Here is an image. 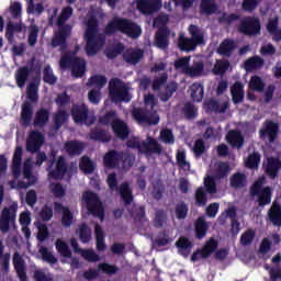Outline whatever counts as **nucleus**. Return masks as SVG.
<instances>
[{"instance_id": "obj_62", "label": "nucleus", "mask_w": 281, "mask_h": 281, "mask_svg": "<svg viewBox=\"0 0 281 281\" xmlns=\"http://www.w3.org/2000/svg\"><path fill=\"white\" fill-rule=\"evenodd\" d=\"M167 214L166 211L164 210H158L155 213V218H154V227H156L157 229H161V227H164V223H166V218H167Z\"/></svg>"}, {"instance_id": "obj_22", "label": "nucleus", "mask_w": 281, "mask_h": 281, "mask_svg": "<svg viewBox=\"0 0 281 281\" xmlns=\"http://www.w3.org/2000/svg\"><path fill=\"white\" fill-rule=\"evenodd\" d=\"M236 49H238V43L235 40L225 38L217 47V54L224 58H232Z\"/></svg>"}, {"instance_id": "obj_1", "label": "nucleus", "mask_w": 281, "mask_h": 281, "mask_svg": "<svg viewBox=\"0 0 281 281\" xmlns=\"http://www.w3.org/2000/svg\"><path fill=\"white\" fill-rule=\"evenodd\" d=\"M124 34L128 38H139L142 36V26L126 18L114 16L104 27L105 36H113V34Z\"/></svg>"}, {"instance_id": "obj_64", "label": "nucleus", "mask_w": 281, "mask_h": 281, "mask_svg": "<svg viewBox=\"0 0 281 281\" xmlns=\"http://www.w3.org/2000/svg\"><path fill=\"white\" fill-rule=\"evenodd\" d=\"M228 69H229V60L227 59L218 60L214 66V71L217 76H223V74H227Z\"/></svg>"}, {"instance_id": "obj_31", "label": "nucleus", "mask_w": 281, "mask_h": 281, "mask_svg": "<svg viewBox=\"0 0 281 281\" xmlns=\"http://www.w3.org/2000/svg\"><path fill=\"white\" fill-rule=\"evenodd\" d=\"M231 95L234 104H240L245 102V86L240 81H236L231 87Z\"/></svg>"}, {"instance_id": "obj_41", "label": "nucleus", "mask_w": 281, "mask_h": 281, "mask_svg": "<svg viewBox=\"0 0 281 281\" xmlns=\"http://www.w3.org/2000/svg\"><path fill=\"white\" fill-rule=\"evenodd\" d=\"M194 227H195V238H198V240H203V238H205V235L207 234V229L210 227L207 225V222L205 221V217L200 216L195 221Z\"/></svg>"}, {"instance_id": "obj_19", "label": "nucleus", "mask_w": 281, "mask_h": 281, "mask_svg": "<svg viewBox=\"0 0 281 281\" xmlns=\"http://www.w3.org/2000/svg\"><path fill=\"white\" fill-rule=\"evenodd\" d=\"M136 8L142 14H155L161 10V0H138Z\"/></svg>"}, {"instance_id": "obj_60", "label": "nucleus", "mask_w": 281, "mask_h": 281, "mask_svg": "<svg viewBox=\"0 0 281 281\" xmlns=\"http://www.w3.org/2000/svg\"><path fill=\"white\" fill-rule=\"evenodd\" d=\"M204 188L207 194H216V179L213 176H207L204 178Z\"/></svg>"}, {"instance_id": "obj_17", "label": "nucleus", "mask_w": 281, "mask_h": 281, "mask_svg": "<svg viewBox=\"0 0 281 281\" xmlns=\"http://www.w3.org/2000/svg\"><path fill=\"white\" fill-rule=\"evenodd\" d=\"M13 269L19 278L20 281H27V267L25 265V259L23 256L15 251L12 258Z\"/></svg>"}, {"instance_id": "obj_24", "label": "nucleus", "mask_w": 281, "mask_h": 281, "mask_svg": "<svg viewBox=\"0 0 281 281\" xmlns=\"http://www.w3.org/2000/svg\"><path fill=\"white\" fill-rule=\"evenodd\" d=\"M67 160L65 159V156H59L57 161H56V168L55 170H50L48 172L49 179H55V181H58L67 175Z\"/></svg>"}, {"instance_id": "obj_52", "label": "nucleus", "mask_w": 281, "mask_h": 281, "mask_svg": "<svg viewBox=\"0 0 281 281\" xmlns=\"http://www.w3.org/2000/svg\"><path fill=\"white\" fill-rule=\"evenodd\" d=\"M207 191L203 187H199L195 191L194 199H195V205L199 207H204V205H207Z\"/></svg>"}, {"instance_id": "obj_40", "label": "nucleus", "mask_w": 281, "mask_h": 281, "mask_svg": "<svg viewBox=\"0 0 281 281\" xmlns=\"http://www.w3.org/2000/svg\"><path fill=\"white\" fill-rule=\"evenodd\" d=\"M262 67H265V59L260 56H252L244 61L246 71H256L257 69H262Z\"/></svg>"}, {"instance_id": "obj_44", "label": "nucleus", "mask_w": 281, "mask_h": 281, "mask_svg": "<svg viewBox=\"0 0 281 281\" xmlns=\"http://www.w3.org/2000/svg\"><path fill=\"white\" fill-rule=\"evenodd\" d=\"M94 236L97 240V251H106V244L104 243V231L100 224L94 225Z\"/></svg>"}, {"instance_id": "obj_35", "label": "nucleus", "mask_w": 281, "mask_h": 281, "mask_svg": "<svg viewBox=\"0 0 281 281\" xmlns=\"http://www.w3.org/2000/svg\"><path fill=\"white\" fill-rule=\"evenodd\" d=\"M268 218L274 227H281V205L278 202H273L268 211Z\"/></svg>"}, {"instance_id": "obj_8", "label": "nucleus", "mask_w": 281, "mask_h": 281, "mask_svg": "<svg viewBox=\"0 0 281 281\" xmlns=\"http://www.w3.org/2000/svg\"><path fill=\"white\" fill-rule=\"evenodd\" d=\"M262 186H265V178H259L250 187V196H257V204L259 207L271 205V199L273 196L271 187Z\"/></svg>"}, {"instance_id": "obj_25", "label": "nucleus", "mask_w": 281, "mask_h": 281, "mask_svg": "<svg viewBox=\"0 0 281 281\" xmlns=\"http://www.w3.org/2000/svg\"><path fill=\"white\" fill-rule=\"evenodd\" d=\"M144 58V50L140 48H127L123 54V60L127 65H139Z\"/></svg>"}, {"instance_id": "obj_20", "label": "nucleus", "mask_w": 281, "mask_h": 281, "mask_svg": "<svg viewBox=\"0 0 281 281\" xmlns=\"http://www.w3.org/2000/svg\"><path fill=\"white\" fill-rule=\"evenodd\" d=\"M54 210L57 214L61 213V225L63 227H71L74 225V213L69 207L64 206L60 202H54Z\"/></svg>"}, {"instance_id": "obj_51", "label": "nucleus", "mask_w": 281, "mask_h": 281, "mask_svg": "<svg viewBox=\"0 0 281 281\" xmlns=\"http://www.w3.org/2000/svg\"><path fill=\"white\" fill-rule=\"evenodd\" d=\"M55 247L63 258H71V249H69V245L66 244L65 240L57 239L55 243Z\"/></svg>"}, {"instance_id": "obj_15", "label": "nucleus", "mask_w": 281, "mask_h": 281, "mask_svg": "<svg viewBox=\"0 0 281 281\" xmlns=\"http://www.w3.org/2000/svg\"><path fill=\"white\" fill-rule=\"evenodd\" d=\"M71 36V25L58 26L57 33L52 38V47H60L61 52L67 49V38Z\"/></svg>"}, {"instance_id": "obj_9", "label": "nucleus", "mask_w": 281, "mask_h": 281, "mask_svg": "<svg viewBox=\"0 0 281 281\" xmlns=\"http://www.w3.org/2000/svg\"><path fill=\"white\" fill-rule=\"evenodd\" d=\"M109 95L114 104L119 102H131L128 86L120 78H114L109 82Z\"/></svg>"}, {"instance_id": "obj_57", "label": "nucleus", "mask_w": 281, "mask_h": 281, "mask_svg": "<svg viewBox=\"0 0 281 281\" xmlns=\"http://www.w3.org/2000/svg\"><path fill=\"white\" fill-rule=\"evenodd\" d=\"M79 239L85 245L91 240V228L89 225H87V223H82L79 226Z\"/></svg>"}, {"instance_id": "obj_37", "label": "nucleus", "mask_w": 281, "mask_h": 281, "mask_svg": "<svg viewBox=\"0 0 281 281\" xmlns=\"http://www.w3.org/2000/svg\"><path fill=\"white\" fill-rule=\"evenodd\" d=\"M226 140L233 148H243L245 146V137L238 131H231L226 135Z\"/></svg>"}, {"instance_id": "obj_49", "label": "nucleus", "mask_w": 281, "mask_h": 281, "mask_svg": "<svg viewBox=\"0 0 281 281\" xmlns=\"http://www.w3.org/2000/svg\"><path fill=\"white\" fill-rule=\"evenodd\" d=\"M188 212H190V207L186 204V202L181 201L175 206V215L178 221H184L188 218Z\"/></svg>"}, {"instance_id": "obj_56", "label": "nucleus", "mask_w": 281, "mask_h": 281, "mask_svg": "<svg viewBox=\"0 0 281 281\" xmlns=\"http://www.w3.org/2000/svg\"><path fill=\"white\" fill-rule=\"evenodd\" d=\"M115 120H117V112L109 111L103 116L99 117V124H102L103 126H111L112 128Z\"/></svg>"}, {"instance_id": "obj_47", "label": "nucleus", "mask_w": 281, "mask_h": 281, "mask_svg": "<svg viewBox=\"0 0 281 281\" xmlns=\"http://www.w3.org/2000/svg\"><path fill=\"white\" fill-rule=\"evenodd\" d=\"M79 168L85 172V175H91L95 170V164L91 161L89 156H82L79 162Z\"/></svg>"}, {"instance_id": "obj_10", "label": "nucleus", "mask_w": 281, "mask_h": 281, "mask_svg": "<svg viewBox=\"0 0 281 281\" xmlns=\"http://www.w3.org/2000/svg\"><path fill=\"white\" fill-rule=\"evenodd\" d=\"M278 135H280V124L271 120H266L259 130V138L262 142L268 139L269 144H274L278 139Z\"/></svg>"}, {"instance_id": "obj_42", "label": "nucleus", "mask_w": 281, "mask_h": 281, "mask_svg": "<svg viewBox=\"0 0 281 281\" xmlns=\"http://www.w3.org/2000/svg\"><path fill=\"white\" fill-rule=\"evenodd\" d=\"M191 98L193 102H203V98L205 95V88L201 82H194L190 87Z\"/></svg>"}, {"instance_id": "obj_48", "label": "nucleus", "mask_w": 281, "mask_h": 281, "mask_svg": "<svg viewBox=\"0 0 281 281\" xmlns=\"http://www.w3.org/2000/svg\"><path fill=\"white\" fill-rule=\"evenodd\" d=\"M182 113L187 120H194L199 115V109L196 105H194V103L187 102L182 108Z\"/></svg>"}, {"instance_id": "obj_5", "label": "nucleus", "mask_w": 281, "mask_h": 281, "mask_svg": "<svg viewBox=\"0 0 281 281\" xmlns=\"http://www.w3.org/2000/svg\"><path fill=\"white\" fill-rule=\"evenodd\" d=\"M60 69H70L75 78H82L87 74V61L83 58L64 53L59 60Z\"/></svg>"}, {"instance_id": "obj_36", "label": "nucleus", "mask_w": 281, "mask_h": 281, "mask_svg": "<svg viewBox=\"0 0 281 281\" xmlns=\"http://www.w3.org/2000/svg\"><path fill=\"white\" fill-rule=\"evenodd\" d=\"M64 148L70 157H78V155H82L85 145L78 140H68L65 143Z\"/></svg>"}, {"instance_id": "obj_45", "label": "nucleus", "mask_w": 281, "mask_h": 281, "mask_svg": "<svg viewBox=\"0 0 281 281\" xmlns=\"http://www.w3.org/2000/svg\"><path fill=\"white\" fill-rule=\"evenodd\" d=\"M14 32H23V26L19 23L12 24L11 22H9L7 24V40L9 41V45H14Z\"/></svg>"}, {"instance_id": "obj_4", "label": "nucleus", "mask_w": 281, "mask_h": 281, "mask_svg": "<svg viewBox=\"0 0 281 281\" xmlns=\"http://www.w3.org/2000/svg\"><path fill=\"white\" fill-rule=\"evenodd\" d=\"M188 32L191 37H179L178 47L180 52H194L199 45H205V36L199 26L191 24Z\"/></svg>"}, {"instance_id": "obj_26", "label": "nucleus", "mask_w": 281, "mask_h": 281, "mask_svg": "<svg viewBox=\"0 0 281 281\" xmlns=\"http://www.w3.org/2000/svg\"><path fill=\"white\" fill-rule=\"evenodd\" d=\"M204 109L206 113H226V111L229 109V102L225 101L221 104V101L210 99L204 102Z\"/></svg>"}, {"instance_id": "obj_34", "label": "nucleus", "mask_w": 281, "mask_h": 281, "mask_svg": "<svg viewBox=\"0 0 281 281\" xmlns=\"http://www.w3.org/2000/svg\"><path fill=\"white\" fill-rule=\"evenodd\" d=\"M23 177H24V179H27L29 182L20 181L18 183L19 188H21L22 190H27V188H30V186H34V183H36V177H34L32 175V165L24 162Z\"/></svg>"}, {"instance_id": "obj_58", "label": "nucleus", "mask_w": 281, "mask_h": 281, "mask_svg": "<svg viewBox=\"0 0 281 281\" xmlns=\"http://www.w3.org/2000/svg\"><path fill=\"white\" fill-rule=\"evenodd\" d=\"M256 238V231L248 228L245 233L240 236V245L243 247H248V245H251Z\"/></svg>"}, {"instance_id": "obj_3", "label": "nucleus", "mask_w": 281, "mask_h": 281, "mask_svg": "<svg viewBox=\"0 0 281 281\" xmlns=\"http://www.w3.org/2000/svg\"><path fill=\"white\" fill-rule=\"evenodd\" d=\"M26 98L29 101H24L22 103L21 109V124L22 126H30L32 124V117L34 116V105L38 102V85L32 81L29 83L26 88Z\"/></svg>"}, {"instance_id": "obj_18", "label": "nucleus", "mask_w": 281, "mask_h": 281, "mask_svg": "<svg viewBox=\"0 0 281 281\" xmlns=\"http://www.w3.org/2000/svg\"><path fill=\"white\" fill-rule=\"evenodd\" d=\"M112 131L114 133V137L121 139V142H126L131 135V128L128 127V124H126V122H124L122 119H116L113 121Z\"/></svg>"}, {"instance_id": "obj_55", "label": "nucleus", "mask_w": 281, "mask_h": 281, "mask_svg": "<svg viewBox=\"0 0 281 281\" xmlns=\"http://www.w3.org/2000/svg\"><path fill=\"white\" fill-rule=\"evenodd\" d=\"M177 82H171L167 85L164 92L160 93L159 99L160 102H168L172 95H175V92L177 91Z\"/></svg>"}, {"instance_id": "obj_43", "label": "nucleus", "mask_w": 281, "mask_h": 281, "mask_svg": "<svg viewBox=\"0 0 281 281\" xmlns=\"http://www.w3.org/2000/svg\"><path fill=\"white\" fill-rule=\"evenodd\" d=\"M247 186V176L243 172H236L231 177V188L240 190Z\"/></svg>"}, {"instance_id": "obj_29", "label": "nucleus", "mask_w": 281, "mask_h": 281, "mask_svg": "<svg viewBox=\"0 0 281 281\" xmlns=\"http://www.w3.org/2000/svg\"><path fill=\"white\" fill-rule=\"evenodd\" d=\"M170 30L168 27H160L156 32L155 43L159 49H168V45H170L169 38Z\"/></svg>"}, {"instance_id": "obj_14", "label": "nucleus", "mask_w": 281, "mask_h": 281, "mask_svg": "<svg viewBox=\"0 0 281 281\" xmlns=\"http://www.w3.org/2000/svg\"><path fill=\"white\" fill-rule=\"evenodd\" d=\"M16 221V204H12L10 207H4L0 216V232L8 234L10 232V224H14Z\"/></svg>"}, {"instance_id": "obj_2", "label": "nucleus", "mask_w": 281, "mask_h": 281, "mask_svg": "<svg viewBox=\"0 0 281 281\" xmlns=\"http://www.w3.org/2000/svg\"><path fill=\"white\" fill-rule=\"evenodd\" d=\"M98 32V19L92 16L88 20L85 32L86 53L88 56H95L104 47V43H106V36Z\"/></svg>"}, {"instance_id": "obj_50", "label": "nucleus", "mask_w": 281, "mask_h": 281, "mask_svg": "<svg viewBox=\"0 0 281 281\" xmlns=\"http://www.w3.org/2000/svg\"><path fill=\"white\" fill-rule=\"evenodd\" d=\"M74 14V8L66 7L61 10L60 14L57 18V25L58 27H65V23L71 19V15Z\"/></svg>"}, {"instance_id": "obj_33", "label": "nucleus", "mask_w": 281, "mask_h": 281, "mask_svg": "<svg viewBox=\"0 0 281 281\" xmlns=\"http://www.w3.org/2000/svg\"><path fill=\"white\" fill-rule=\"evenodd\" d=\"M30 74H32V68L27 66L18 68L15 71V82L19 89H23L25 85H27V80H30Z\"/></svg>"}, {"instance_id": "obj_61", "label": "nucleus", "mask_w": 281, "mask_h": 281, "mask_svg": "<svg viewBox=\"0 0 281 281\" xmlns=\"http://www.w3.org/2000/svg\"><path fill=\"white\" fill-rule=\"evenodd\" d=\"M43 81L46 85H55L58 81V78L54 76V70H52V66H46L43 71Z\"/></svg>"}, {"instance_id": "obj_21", "label": "nucleus", "mask_w": 281, "mask_h": 281, "mask_svg": "<svg viewBox=\"0 0 281 281\" xmlns=\"http://www.w3.org/2000/svg\"><path fill=\"white\" fill-rule=\"evenodd\" d=\"M161 150L159 142L151 136L142 142L140 153L144 155H161Z\"/></svg>"}, {"instance_id": "obj_23", "label": "nucleus", "mask_w": 281, "mask_h": 281, "mask_svg": "<svg viewBox=\"0 0 281 281\" xmlns=\"http://www.w3.org/2000/svg\"><path fill=\"white\" fill-rule=\"evenodd\" d=\"M21 166H23V147L15 148L12 158L11 172L14 179L21 177Z\"/></svg>"}, {"instance_id": "obj_28", "label": "nucleus", "mask_w": 281, "mask_h": 281, "mask_svg": "<svg viewBox=\"0 0 281 281\" xmlns=\"http://www.w3.org/2000/svg\"><path fill=\"white\" fill-rule=\"evenodd\" d=\"M50 112L47 108H40L33 121V125L37 128H45L49 124Z\"/></svg>"}, {"instance_id": "obj_11", "label": "nucleus", "mask_w": 281, "mask_h": 281, "mask_svg": "<svg viewBox=\"0 0 281 281\" xmlns=\"http://www.w3.org/2000/svg\"><path fill=\"white\" fill-rule=\"evenodd\" d=\"M237 30L245 36H258L261 30L260 20L256 16H246L240 21Z\"/></svg>"}, {"instance_id": "obj_54", "label": "nucleus", "mask_w": 281, "mask_h": 281, "mask_svg": "<svg viewBox=\"0 0 281 281\" xmlns=\"http://www.w3.org/2000/svg\"><path fill=\"white\" fill-rule=\"evenodd\" d=\"M246 168L249 170H256L258 166H260V154L258 151H254L252 154H249L245 161Z\"/></svg>"}, {"instance_id": "obj_27", "label": "nucleus", "mask_w": 281, "mask_h": 281, "mask_svg": "<svg viewBox=\"0 0 281 281\" xmlns=\"http://www.w3.org/2000/svg\"><path fill=\"white\" fill-rule=\"evenodd\" d=\"M89 137L92 142H100L101 144H109L111 142V134L100 126L92 127Z\"/></svg>"}, {"instance_id": "obj_46", "label": "nucleus", "mask_w": 281, "mask_h": 281, "mask_svg": "<svg viewBox=\"0 0 281 281\" xmlns=\"http://www.w3.org/2000/svg\"><path fill=\"white\" fill-rule=\"evenodd\" d=\"M176 247L179 248V251L182 254V256H188V254H190V249L193 247V244L188 237H180L176 241Z\"/></svg>"}, {"instance_id": "obj_63", "label": "nucleus", "mask_w": 281, "mask_h": 281, "mask_svg": "<svg viewBox=\"0 0 281 281\" xmlns=\"http://www.w3.org/2000/svg\"><path fill=\"white\" fill-rule=\"evenodd\" d=\"M89 85L91 87H98L99 90L103 89L106 85V77H104L102 75H94V76L90 77Z\"/></svg>"}, {"instance_id": "obj_6", "label": "nucleus", "mask_w": 281, "mask_h": 281, "mask_svg": "<svg viewBox=\"0 0 281 281\" xmlns=\"http://www.w3.org/2000/svg\"><path fill=\"white\" fill-rule=\"evenodd\" d=\"M45 144V136L38 131H32L26 140V150L27 153H37L35 166L41 168L44 161H47V155L43 151H40Z\"/></svg>"}, {"instance_id": "obj_39", "label": "nucleus", "mask_w": 281, "mask_h": 281, "mask_svg": "<svg viewBox=\"0 0 281 281\" xmlns=\"http://www.w3.org/2000/svg\"><path fill=\"white\" fill-rule=\"evenodd\" d=\"M119 194L125 205H131V203H133V190H131V184L128 182H123L120 184Z\"/></svg>"}, {"instance_id": "obj_16", "label": "nucleus", "mask_w": 281, "mask_h": 281, "mask_svg": "<svg viewBox=\"0 0 281 281\" xmlns=\"http://www.w3.org/2000/svg\"><path fill=\"white\" fill-rule=\"evenodd\" d=\"M70 114L75 124H87V120H89V106L85 103H76L72 105Z\"/></svg>"}, {"instance_id": "obj_13", "label": "nucleus", "mask_w": 281, "mask_h": 281, "mask_svg": "<svg viewBox=\"0 0 281 281\" xmlns=\"http://www.w3.org/2000/svg\"><path fill=\"white\" fill-rule=\"evenodd\" d=\"M133 117L138 124H147L148 126H157L159 124V114L142 108L133 110Z\"/></svg>"}, {"instance_id": "obj_38", "label": "nucleus", "mask_w": 281, "mask_h": 281, "mask_svg": "<svg viewBox=\"0 0 281 281\" xmlns=\"http://www.w3.org/2000/svg\"><path fill=\"white\" fill-rule=\"evenodd\" d=\"M186 74L190 78H201V76H205V64L201 60H193V64L189 66Z\"/></svg>"}, {"instance_id": "obj_32", "label": "nucleus", "mask_w": 281, "mask_h": 281, "mask_svg": "<svg viewBox=\"0 0 281 281\" xmlns=\"http://www.w3.org/2000/svg\"><path fill=\"white\" fill-rule=\"evenodd\" d=\"M120 153L115 149H111L103 156V166L113 170L120 166Z\"/></svg>"}, {"instance_id": "obj_7", "label": "nucleus", "mask_w": 281, "mask_h": 281, "mask_svg": "<svg viewBox=\"0 0 281 281\" xmlns=\"http://www.w3.org/2000/svg\"><path fill=\"white\" fill-rule=\"evenodd\" d=\"M82 201L86 204L88 214H91L94 218L104 221L106 212L104 211V204H102V200H100V195H98V193L93 191H85L82 193Z\"/></svg>"}, {"instance_id": "obj_59", "label": "nucleus", "mask_w": 281, "mask_h": 281, "mask_svg": "<svg viewBox=\"0 0 281 281\" xmlns=\"http://www.w3.org/2000/svg\"><path fill=\"white\" fill-rule=\"evenodd\" d=\"M98 271L101 273H106V276H115L117 271H120V268L115 265L102 262L98 265Z\"/></svg>"}, {"instance_id": "obj_30", "label": "nucleus", "mask_w": 281, "mask_h": 281, "mask_svg": "<svg viewBox=\"0 0 281 281\" xmlns=\"http://www.w3.org/2000/svg\"><path fill=\"white\" fill-rule=\"evenodd\" d=\"M280 170H281L280 158H276V157L268 158L267 165H266V175L270 179H276L278 175H280Z\"/></svg>"}, {"instance_id": "obj_53", "label": "nucleus", "mask_w": 281, "mask_h": 281, "mask_svg": "<svg viewBox=\"0 0 281 281\" xmlns=\"http://www.w3.org/2000/svg\"><path fill=\"white\" fill-rule=\"evenodd\" d=\"M68 117H69V115L67 114V111H65V110L58 111L54 115V119H53L55 131H60L63 124H65V122H67Z\"/></svg>"}, {"instance_id": "obj_12", "label": "nucleus", "mask_w": 281, "mask_h": 281, "mask_svg": "<svg viewBox=\"0 0 281 281\" xmlns=\"http://www.w3.org/2000/svg\"><path fill=\"white\" fill-rule=\"evenodd\" d=\"M218 249V241L214 239V237H211L209 240L204 243L202 248H198L192 255H191V262H198V260H206V258H210L214 251Z\"/></svg>"}]
</instances>
